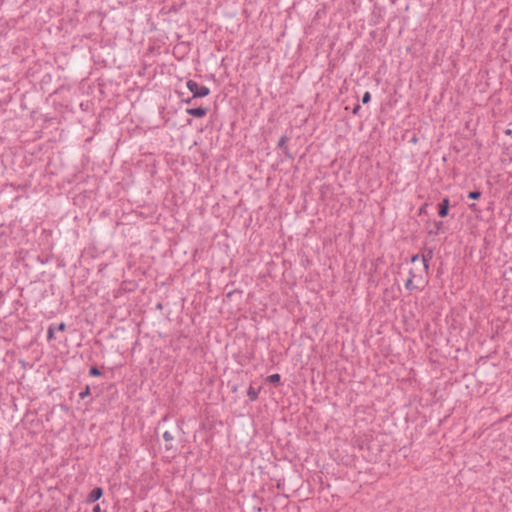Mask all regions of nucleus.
<instances>
[{"instance_id":"obj_11","label":"nucleus","mask_w":512,"mask_h":512,"mask_svg":"<svg viewBox=\"0 0 512 512\" xmlns=\"http://www.w3.org/2000/svg\"><path fill=\"white\" fill-rule=\"evenodd\" d=\"M55 331H56L55 324H51L47 330V340L48 341L55 339Z\"/></svg>"},{"instance_id":"obj_29","label":"nucleus","mask_w":512,"mask_h":512,"mask_svg":"<svg viewBox=\"0 0 512 512\" xmlns=\"http://www.w3.org/2000/svg\"><path fill=\"white\" fill-rule=\"evenodd\" d=\"M234 292H235V291H230V292H228V293H227V297H231V296H232V294H233Z\"/></svg>"},{"instance_id":"obj_7","label":"nucleus","mask_w":512,"mask_h":512,"mask_svg":"<svg viewBox=\"0 0 512 512\" xmlns=\"http://www.w3.org/2000/svg\"><path fill=\"white\" fill-rule=\"evenodd\" d=\"M261 389H262L261 386H259L258 388H255L253 385L249 386V388L247 390V396L249 397V400L251 402H254L258 399Z\"/></svg>"},{"instance_id":"obj_19","label":"nucleus","mask_w":512,"mask_h":512,"mask_svg":"<svg viewBox=\"0 0 512 512\" xmlns=\"http://www.w3.org/2000/svg\"><path fill=\"white\" fill-rule=\"evenodd\" d=\"M361 110V106L359 104H356L352 110V113L354 115H358L359 111Z\"/></svg>"},{"instance_id":"obj_1","label":"nucleus","mask_w":512,"mask_h":512,"mask_svg":"<svg viewBox=\"0 0 512 512\" xmlns=\"http://www.w3.org/2000/svg\"><path fill=\"white\" fill-rule=\"evenodd\" d=\"M188 90L193 94V97L204 98L210 94V89L207 86L199 85L194 80H188L186 82Z\"/></svg>"},{"instance_id":"obj_25","label":"nucleus","mask_w":512,"mask_h":512,"mask_svg":"<svg viewBox=\"0 0 512 512\" xmlns=\"http://www.w3.org/2000/svg\"><path fill=\"white\" fill-rule=\"evenodd\" d=\"M504 133H505L506 135L511 136V135H512V130H511V129H506V130L504 131Z\"/></svg>"},{"instance_id":"obj_13","label":"nucleus","mask_w":512,"mask_h":512,"mask_svg":"<svg viewBox=\"0 0 512 512\" xmlns=\"http://www.w3.org/2000/svg\"><path fill=\"white\" fill-rule=\"evenodd\" d=\"M89 375L92 377H99L102 375V372L97 366H91L89 369Z\"/></svg>"},{"instance_id":"obj_3","label":"nucleus","mask_w":512,"mask_h":512,"mask_svg":"<svg viewBox=\"0 0 512 512\" xmlns=\"http://www.w3.org/2000/svg\"><path fill=\"white\" fill-rule=\"evenodd\" d=\"M104 494L102 487H95L93 488L90 493L88 494L85 502L86 504H93L96 501H98Z\"/></svg>"},{"instance_id":"obj_21","label":"nucleus","mask_w":512,"mask_h":512,"mask_svg":"<svg viewBox=\"0 0 512 512\" xmlns=\"http://www.w3.org/2000/svg\"><path fill=\"white\" fill-rule=\"evenodd\" d=\"M169 417H170V416H169V414H166L165 416H163V417H162V419L158 422V427H159L162 423L166 422V421L169 419Z\"/></svg>"},{"instance_id":"obj_24","label":"nucleus","mask_w":512,"mask_h":512,"mask_svg":"<svg viewBox=\"0 0 512 512\" xmlns=\"http://www.w3.org/2000/svg\"><path fill=\"white\" fill-rule=\"evenodd\" d=\"M276 486H277V488H278V489L283 488V486H284V481H278V483H277V485H276Z\"/></svg>"},{"instance_id":"obj_18","label":"nucleus","mask_w":512,"mask_h":512,"mask_svg":"<svg viewBox=\"0 0 512 512\" xmlns=\"http://www.w3.org/2000/svg\"><path fill=\"white\" fill-rule=\"evenodd\" d=\"M469 209L473 212H480L481 210L478 208L476 203H472L469 205Z\"/></svg>"},{"instance_id":"obj_5","label":"nucleus","mask_w":512,"mask_h":512,"mask_svg":"<svg viewBox=\"0 0 512 512\" xmlns=\"http://www.w3.org/2000/svg\"><path fill=\"white\" fill-rule=\"evenodd\" d=\"M289 141V137L287 135H283L280 137L277 148L283 150L285 156L289 159H292V153L290 152L289 147L287 146V142Z\"/></svg>"},{"instance_id":"obj_6","label":"nucleus","mask_w":512,"mask_h":512,"mask_svg":"<svg viewBox=\"0 0 512 512\" xmlns=\"http://www.w3.org/2000/svg\"><path fill=\"white\" fill-rule=\"evenodd\" d=\"M209 109L207 107H195V108H187L186 113L195 118H203L208 113Z\"/></svg>"},{"instance_id":"obj_12","label":"nucleus","mask_w":512,"mask_h":512,"mask_svg":"<svg viewBox=\"0 0 512 512\" xmlns=\"http://www.w3.org/2000/svg\"><path fill=\"white\" fill-rule=\"evenodd\" d=\"M482 192L480 190H473L470 191L467 195V197L471 200H477L481 197Z\"/></svg>"},{"instance_id":"obj_17","label":"nucleus","mask_w":512,"mask_h":512,"mask_svg":"<svg viewBox=\"0 0 512 512\" xmlns=\"http://www.w3.org/2000/svg\"><path fill=\"white\" fill-rule=\"evenodd\" d=\"M55 327H56V331H65L66 324L64 322H61L57 325L55 324Z\"/></svg>"},{"instance_id":"obj_20","label":"nucleus","mask_w":512,"mask_h":512,"mask_svg":"<svg viewBox=\"0 0 512 512\" xmlns=\"http://www.w3.org/2000/svg\"><path fill=\"white\" fill-rule=\"evenodd\" d=\"M92 512H106L105 510H103L99 504H96L93 509H92Z\"/></svg>"},{"instance_id":"obj_4","label":"nucleus","mask_w":512,"mask_h":512,"mask_svg":"<svg viewBox=\"0 0 512 512\" xmlns=\"http://www.w3.org/2000/svg\"><path fill=\"white\" fill-rule=\"evenodd\" d=\"M450 209V199L448 197H444L442 201L438 204V215L441 218H445L449 214Z\"/></svg>"},{"instance_id":"obj_28","label":"nucleus","mask_w":512,"mask_h":512,"mask_svg":"<svg viewBox=\"0 0 512 512\" xmlns=\"http://www.w3.org/2000/svg\"><path fill=\"white\" fill-rule=\"evenodd\" d=\"M156 308H157V309H162V303H158V304L156 305Z\"/></svg>"},{"instance_id":"obj_2","label":"nucleus","mask_w":512,"mask_h":512,"mask_svg":"<svg viewBox=\"0 0 512 512\" xmlns=\"http://www.w3.org/2000/svg\"><path fill=\"white\" fill-rule=\"evenodd\" d=\"M182 423H183L182 421L181 422H177V425L173 429V431H165L163 433V439L166 442V445H165L166 451L175 450V448H174V446L172 444V441L175 438V435H174L175 433L182 432Z\"/></svg>"},{"instance_id":"obj_30","label":"nucleus","mask_w":512,"mask_h":512,"mask_svg":"<svg viewBox=\"0 0 512 512\" xmlns=\"http://www.w3.org/2000/svg\"><path fill=\"white\" fill-rule=\"evenodd\" d=\"M411 142L416 143V142H417V138L414 136V137L411 139Z\"/></svg>"},{"instance_id":"obj_8","label":"nucleus","mask_w":512,"mask_h":512,"mask_svg":"<svg viewBox=\"0 0 512 512\" xmlns=\"http://www.w3.org/2000/svg\"><path fill=\"white\" fill-rule=\"evenodd\" d=\"M425 271L429 269V261L433 258V250L429 249L421 255Z\"/></svg>"},{"instance_id":"obj_22","label":"nucleus","mask_w":512,"mask_h":512,"mask_svg":"<svg viewBox=\"0 0 512 512\" xmlns=\"http://www.w3.org/2000/svg\"><path fill=\"white\" fill-rule=\"evenodd\" d=\"M195 98H196V97H193V96H192V97H190V98H187V99L182 100V102H184V103H186V104H191V103H192V101H193V99H195Z\"/></svg>"},{"instance_id":"obj_31","label":"nucleus","mask_w":512,"mask_h":512,"mask_svg":"<svg viewBox=\"0 0 512 512\" xmlns=\"http://www.w3.org/2000/svg\"><path fill=\"white\" fill-rule=\"evenodd\" d=\"M191 123H192V119H188V120H187V124H189V125H190Z\"/></svg>"},{"instance_id":"obj_10","label":"nucleus","mask_w":512,"mask_h":512,"mask_svg":"<svg viewBox=\"0 0 512 512\" xmlns=\"http://www.w3.org/2000/svg\"><path fill=\"white\" fill-rule=\"evenodd\" d=\"M266 381L271 383V384H274L275 386H280L282 385L281 383V375L278 374V373H275V374H271L269 375L267 378H266Z\"/></svg>"},{"instance_id":"obj_16","label":"nucleus","mask_w":512,"mask_h":512,"mask_svg":"<svg viewBox=\"0 0 512 512\" xmlns=\"http://www.w3.org/2000/svg\"><path fill=\"white\" fill-rule=\"evenodd\" d=\"M371 100V94L369 91H366L363 96H362V103L363 104H368Z\"/></svg>"},{"instance_id":"obj_27","label":"nucleus","mask_w":512,"mask_h":512,"mask_svg":"<svg viewBox=\"0 0 512 512\" xmlns=\"http://www.w3.org/2000/svg\"><path fill=\"white\" fill-rule=\"evenodd\" d=\"M427 206V204H424L421 208H420V213L424 212V209L425 207Z\"/></svg>"},{"instance_id":"obj_23","label":"nucleus","mask_w":512,"mask_h":512,"mask_svg":"<svg viewBox=\"0 0 512 512\" xmlns=\"http://www.w3.org/2000/svg\"><path fill=\"white\" fill-rule=\"evenodd\" d=\"M419 258H420V255H419V254H414V255L411 257V262H416Z\"/></svg>"},{"instance_id":"obj_26","label":"nucleus","mask_w":512,"mask_h":512,"mask_svg":"<svg viewBox=\"0 0 512 512\" xmlns=\"http://www.w3.org/2000/svg\"><path fill=\"white\" fill-rule=\"evenodd\" d=\"M414 277H415V275L413 273V270L411 269L410 272H409V278L413 279Z\"/></svg>"},{"instance_id":"obj_9","label":"nucleus","mask_w":512,"mask_h":512,"mask_svg":"<svg viewBox=\"0 0 512 512\" xmlns=\"http://www.w3.org/2000/svg\"><path fill=\"white\" fill-rule=\"evenodd\" d=\"M434 230H430L428 232L429 235H438L444 232V223L443 221H435L434 222Z\"/></svg>"},{"instance_id":"obj_14","label":"nucleus","mask_w":512,"mask_h":512,"mask_svg":"<svg viewBox=\"0 0 512 512\" xmlns=\"http://www.w3.org/2000/svg\"><path fill=\"white\" fill-rule=\"evenodd\" d=\"M405 288H406L407 290H410V291L415 290V289H418V287H417V286H415V285L413 284V280H412V278H408V279L406 280V282H405Z\"/></svg>"},{"instance_id":"obj_15","label":"nucleus","mask_w":512,"mask_h":512,"mask_svg":"<svg viewBox=\"0 0 512 512\" xmlns=\"http://www.w3.org/2000/svg\"><path fill=\"white\" fill-rule=\"evenodd\" d=\"M91 394V391H90V387L87 385L83 391H81L79 393V398L81 400L85 399L86 397H88L89 395Z\"/></svg>"}]
</instances>
